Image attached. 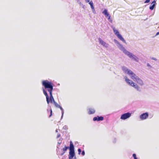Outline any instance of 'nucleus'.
<instances>
[{"mask_svg": "<svg viewBox=\"0 0 159 159\" xmlns=\"http://www.w3.org/2000/svg\"><path fill=\"white\" fill-rule=\"evenodd\" d=\"M89 4H90L91 8L92 9V11L93 13L95 11V10L94 8V7L93 5V3L92 1H91L89 2Z\"/></svg>", "mask_w": 159, "mask_h": 159, "instance_id": "17", "label": "nucleus"}, {"mask_svg": "<svg viewBox=\"0 0 159 159\" xmlns=\"http://www.w3.org/2000/svg\"><path fill=\"white\" fill-rule=\"evenodd\" d=\"M114 42L117 44V46L121 51H122L123 52L126 50L125 48L121 44L116 40H114Z\"/></svg>", "mask_w": 159, "mask_h": 159, "instance_id": "7", "label": "nucleus"}, {"mask_svg": "<svg viewBox=\"0 0 159 159\" xmlns=\"http://www.w3.org/2000/svg\"><path fill=\"white\" fill-rule=\"evenodd\" d=\"M159 34V32H158L156 33V36L158 35Z\"/></svg>", "mask_w": 159, "mask_h": 159, "instance_id": "34", "label": "nucleus"}, {"mask_svg": "<svg viewBox=\"0 0 159 159\" xmlns=\"http://www.w3.org/2000/svg\"><path fill=\"white\" fill-rule=\"evenodd\" d=\"M50 99L51 103H53L54 102H55L53 96L50 97Z\"/></svg>", "mask_w": 159, "mask_h": 159, "instance_id": "20", "label": "nucleus"}, {"mask_svg": "<svg viewBox=\"0 0 159 159\" xmlns=\"http://www.w3.org/2000/svg\"><path fill=\"white\" fill-rule=\"evenodd\" d=\"M82 155H83V156H84V155H85V152L84 151H82V153H81Z\"/></svg>", "mask_w": 159, "mask_h": 159, "instance_id": "28", "label": "nucleus"}, {"mask_svg": "<svg viewBox=\"0 0 159 159\" xmlns=\"http://www.w3.org/2000/svg\"><path fill=\"white\" fill-rule=\"evenodd\" d=\"M50 115L49 116V117H51V116H52V110L51 109H50Z\"/></svg>", "mask_w": 159, "mask_h": 159, "instance_id": "25", "label": "nucleus"}, {"mask_svg": "<svg viewBox=\"0 0 159 159\" xmlns=\"http://www.w3.org/2000/svg\"><path fill=\"white\" fill-rule=\"evenodd\" d=\"M53 104H54L56 107L58 108V107H60V105L58 104L56 102H54V103H53Z\"/></svg>", "mask_w": 159, "mask_h": 159, "instance_id": "22", "label": "nucleus"}, {"mask_svg": "<svg viewBox=\"0 0 159 159\" xmlns=\"http://www.w3.org/2000/svg\"><path fill=\"white\" fill-rule=\"evenodd\" d=\"M148 116V112L143 113L140 115L139 117L142 120L146 119Z\"/></svg>", "mask_w": 159, "mask_h": 159, "instance_id": "11", "label": "nucleus"}, {"mask_svg": "<svg viewBox=\"0 0 159 159\" xmlns=\"http://www.w3.org/2000/svg\"><path fill=\"white\" fill-rule=\"evenodd\" d=\"M53 89H50L49 90H47V91L49 93L50 97L52 96V92Z\"/></svg>", "mask_w": 159, "mask_h": 159, "instance_id": "21", "label": "nucleus"}, {"mask_svg": "<svg viewBox=\"0 0 159 159\" xmlns=\"http://www.w3.org/2000/svg\"><path fill=\"white\" fill-rule=\"evenodd\" d=\"M69 148V147L65 146V147L62 149V150L63 152V154H64L65 152Z\"/></svg>", "mask_w": 159, "mask_h": 159, "instance_id": "19", "label": "nucleus"}, {"mask_svg": "<svg viewBox=\"0 0 159 159\" xmlns=\"http://www.w3.org/2000/svg\"><path fill=\"white\" fill-rule=\"evenodd\" d=\"M151 59H152V60H154L155 61H157V59L156 58L153 57H152L151 58Z\"/></svg>", "mask_w": 159, "mask_h": 159, "instance_id": "30", "label": "nucleus"}, {"mask_svg": "<svg viewBox=\"0 0 159 159\" xmlns=\"http://www.w3.org/2000/svg\"><path fill=\"white\" fill-rule=\"evenodd\" d=\"M98 39L99 43L103 47L106 48L108 47L109 44L102 40L100 38H98Z\"/></svg>", "mask_w": 159, "mask_h": 159, "instance_id": "9", "label": "nucleus"}, {"mask_svg": "<svg viewBox=\"0 0 159 159\" xmlns=\"http://www.w3.org/2000/svg\"><path fill=\"white\" fill-rule=\"evenodd\" d=\"M150 2V0H146L144 2V3H148Z\"/></svg>", "mask_w": 159, "mask_h": 159, "instance_id": "29", "label": "nucleus"}, {"mask_svg": "<svg viewBox=\"0 0 159 159\" xmlns=\"http://www.w3.org/2000/svg\"><path fill=\"white\" fill-rule=\"evenodd\" d=\"M122 70L125 74L128 75L131 79L133 80L134 81H136L139 77L131 70L128 69L125 66H122Z\"/></svg>", "mask_w": 159, "mask_h": 159, "instance_id": "1", "label": "nucleus"}, {"mask_svg": "<svg viewBox=\"0 0 159 159\" xmlns=\"http://www.w3.org/2000/svg\"><path fill=\"white\" fill-rule=\"evenodd\" d=\"M43 90L44 94L46 96L47 102L48 104L50 102V99L49 96H48L46 91L43 88Z\"/></svg>", "mask_w": 159, "mask_h": 159, "instance_id": "12", "label": "nucleus"}, {"mask_svg": "<svg viewBox=\"0 0 159 159\" xmlns=\"http://www.w3.org/2000/svg\"><path fill=\"white\" fill-rule=\"evenodd\" d=\"M58 108H60L61 110V114H62V115H61V119H62V118H63V115H64V110L63 109V108H62V107H61L60 106V107H58Z\"/></svg>", "mask_w": 159, "mask_h": 159, "instance_id": "18", "label": "nucleus"}, {"mask_svg": "<svg viewBox=\"0 0 159 159\" xmlns=\"http://www.w3.org/2000/svg\"><path fill=\"white\" fill-rule=\"evenodd\" d=\"M125 55L129 57L131 59H132L136 62H139V58L133 54L132 53L126 50L123 52Z\"/></svg>", "mask_w": 159, "mask_h": 159, "instance_id": "3", "label": "nucleus"}, {"mask_svg": "<svg viewBox=\"0 0 159 159\" xmlns=\"http://www.w3.org/2000/svg\"><path fill=\"white\" fill-rule=\"evenodd\" d=\"M78 154H80V153L81 152V150L80 148H79L78 149Z\"/></svg>", "mask_w": 159, "mask_h": 159, "instance_id": "26", "label": "nucleus"}, {"mask_svg": "<svg viewBox=\"0 0 159 159\" xmlns=\"http://www.w3.org/2000/svg\"><path fill=\"white\" fill-rule=\"evenodd\" d=\"M57 148H58V147L57 146Z\"/></svg>", "mask_w": 159, "mask_h": 159, "instance_id": "36", "label": "nucleus"}, {"mask_svg": "<svg viewBox=\"0 0 159 159\" xmlns=\"http://www.w3.org/2000/svg\"><path fill=\"white\" fill-rule=\"evenodd\" d=\"M135 82H137L139 84L140 86H143L144 84V83L143 81L140 79L139 77L138 78V79L136 80Z\"/></svg>", "mask_w": 159, "mask_h": 159, "instance_id": "14", "label": "nucleus"}, {"mask_svg": "<svg viewBox=\"0 0 159 159\" xmlns=\"http://www.w3.org/2000/svg\"><path fill=\"white\" fill-rule=\"evenodd\" d=\"M156 3L155 1L154 0L151 4V5L149 7L150 9L151 10H152L155 7L156 5Z\"/></svg>", "mask_w": 159, "mask_h": 159, "instance_id": "16", "label": "nucleus"}, {"mask_svg": "<svg viewBox=\"0 0 159 159\" xmlns=\"http://www.w3.org/2000/svg\"><path fill=\"white\" fill-rule=\"evenodd\" d=\"M60 136H61L60 134H58V135H57V138H58L59 137H60Z\"/></svg>", "mask_w": 159, "mask_h": 159, "instance_id": "31", "label": "nucleus"}, {"mask_svg": "<svg viewBox=\"0 0 159 159\" xmlns=\"http://www.w3.org/2000/svg\"><path fill=\"white\" fill-rule=\"evenodd\" d=\"M86 2H89L90 0H85Z\"/></svg>", "mask_w": 159, "mask_h": 159, "instance_id": "33", "label": "nucleus"}, {"mask_svg": "<svg viewBox=\"0 0 159 159\" xmlns=\"http://www.w3.org/2000/svg\"><path fill=\"white\" fill-rule=\"evenodd\" d=\"M147 66L150 67V68H151L152 67L148 63H147Z\"/></svg>", "mask_w": 159, "mask_h": 159, "instance_id": "27", "label": "nucleus"}, {"mask_svg": "<svg viewBox=\"0 0 159 159\" xmlns=\"http://www.w3.org/2000/svg\"><path fill=\"white\" fill-rule=\"evenodd\" d=\"M69 150L70 152L69 158V159H72L75 156V153L74 146L71 141L70 142Z\"/></svg>", "mask_w": 159, "mask_h": 159, "instance_id": "5", "label": "nucleus"}, {"mask_svg": "<svg viewBox=\"0 0 159 159\" xmlns=\"http://www.w3.org/2000/svg\"><path fill=\"white\" fill-rule=\"evenodd\" d=\"M62 140V139H60L59 140L58 143V144H60L61 143Z\"/></svg>", "mask_w": 159, "mask_h": 159, "instance_id": "23", "label": "nucleus"}, {"mask_svg": "<svg viewBox=\"0 0 159 159\" xmlns=\"http://www.w3.org/2000/svg\"><path fill=\"white\" fill-rule=\"evenodd\" d=\"M113 30L115 34L117 36V37L120 40L122 41L123 42L126 43V42L125 40L122 37L121 35L120 34L118 30H116L114 28H113Z\"/></svg>", "mask_w": 159, "mask_h": 159, "instance_id": "6", "label": "nucleus"}, {"mask_svg": "<svg viewBox=\"0 0 159 159\" xmlns=\"http://www.w3.org/2000/svg\"><path fill=\"white\" fill-rule=\"evenodd\" d=\"M102 13L105 15L106 17H108V20H109V21L111 23L112 20L110 19L111 16L108 12L107 10L106 9H105L102 12Z\"/></svg>", "mask_w": 159, "mask_h": 159, "instance_id": "10", "label": "nucleus"}, {"mask_svg": "<svg viewBox=\"0 0 159 159\" xmlns=\"http://www.w3.org/2000/svg\"><path fill=\"white\" fill-rule=\"evenodd\" d=\"M124 78L125 82L128 85L133 87L138 91L140 92L141 91L140 88L137 84L134 83L132 80L129 79L126 76H125Z\"/></svg>", "mask_w": 159, "mask_h": 159, "instance_id": "2", "label": "nucleus"}, {"mask_svg": "<svg viewBox=\"0 0 159 159\" xmlns=\"http://www.w3.org/2000/svg\"><path fill=\"white\" fill-rule=\"evenodd\" d=\"M133 156L134 157V159H137V158L136 157V155L135 154H133Z\"/></svg>", "mask_w": 159, "mask_h": 159, "instance_id": "24", "label": "nucleus"}, {"mask_svg": "<svg viewBox=\"0 0 159 159\" xmlns=\"http://www.w3.org/2000/svg\"><path fill=\"white\" fill-rule=\"evenodd\" d=\"M56 132H58L57 129H56Z\"/></svg>", "mask_w": 159, "mask_h": 159, "instance_id": "35", "label": "nucleus"}, {"mask_svg": "<svg viewBox=\"0 0 159 159\" xmlns=\"http://www.w3.org/2000/svg\"><path fill=\"white\" fill-rule=\"evenodd\" d=\"M131 113L127 112L124 113L121 115L120 119L122 120H125L129 118L131 116Z\"/></svg>", "mask_w": 159, "mask_h": 159, "instance_id": "8", "label": "nucleus"}, {"mask_svg": "<svg viewBox=\"0 0 159 159\" xmlns=\"http://www.w3.org/2000/svg\"><path fill=\"white\" fill-rule=\"evenodd\" d=\"M67 128V126H64L63 127V128L64 129H66V128Z\"/></svg>", "mask_w": 159, "mask_h": 159, "instance_id": "32", "label": "nucleus"}, {"mask_svg": "<svg viewBox=\"0 0 159 159\" xmlns=\"http://www.w3.org/2000/svg\"><path fill=\"white\" fill-rule=\"evenodd\" d=\"M42 85L47 90L53 89L52 84L47 80L43 81Z\"/></svg>", "mask_w": 159, "mask_h": 159, "instance_id": "4", "label": "nucleus"}, {"mask_svg": "<svg viewBox=\"0 0 159 159\" xmlns=\"http://www.w3.org/2000/svg\"><path fill=\"white\" fill-rule=\"evenodd\" d=\"M104 118L102 116H97V117H94L93 119V120L94 121H102L103 120Z\"/></svg>", "mask_w": 159, "mask_h": 159, "instance_id": "13", "label": "nucleus"}, {"mask_svg": "<svg viewBox=\"0 0 159 159\" xmlns=\"http://www.w3.org/2000/svg\"><path fill=\"white\" fill-rule=\"evenodd\" d=\"M88 113L89 114H92L95 113V111L93 108H89L88 109Z\"/></svg>", "mask_w": 159, "mask_h": 159, "instance_id": "15", "label": "nucleus"}]
</instances>
